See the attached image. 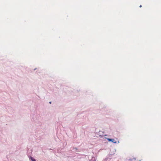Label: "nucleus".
Here are the masks:
<instances>
[{"instance_id":"1","label":"nucleus","mask_w":161,"mask_h":161,"mask_svg":"<svg viewBox=\"0 0 161 161\" xmlns=\"http://www.w3.org/2000/svg\"><path fill=\"white\" fill-rule=\"evenodd\" d=\"M28 151H30L29 149H28ZM30 151H31L30 153H27V155L29 158L30 161H36V159L31 156V154H32V149H30Z\"/></svg>"},{"instance_id":"2","label":"nucleus","mask_w":161,"mask_h":161,"mask_svg":"<svg viewBox=\"0 0 161 161\" xmlns=\"http://www.w3.org/2000/svg\"><path fill=\"white\" fill-rule=\"evenodd\" d=\"M105 138L107 139L108 142H112V143H117V141L115 140L114 138H109L107 137H105Z\"/></svg>"},{"instance_id":"3","label":"nucleus","mask_w":161,"mask_h":161,"mask_svg":"<svg viewBox=\"0 0 161 161\" xmlns=\"http://www.w3.org/2000/svg\"><path fill=\"white\" fill-rule=\"evenodd\" d=\"M104 132L101 131H99L97 135L99 136L102 138L103 136Z\"/></svg>"},{"instance_id":"4","label":"nucleus","mask_w":161,"mask_h":161,"mask_svg":"<svg viewBox=\"0 0 161 161\" xmlns=\"http://www.w3.org/2000/svg\"><path fill=\"white\" fill-rule=\"evenodd\" d=\"M114 153H113V154L111 153L110 154H109L107 156V158H108V159H110L111 158V156L113 155H114Z\"/></svg>"},{"instance_id":"5","label":"nucleus","mask_w":161,"mask_h":161,"mask_svg":"<svg viewBox=\"0 0 161 161\" xmlns=\"http://www.w3.org/2000/svg\"><path fill=\"white\" fill-rule=\"evenodd\" d=\"M96 158L95 157H92L90 161H96Z\"/></svg>"},{"instance_id":"6","label":"nucleus","mask_w":161,"mask_h":161,"mask_svg":"<svg viewBox=\"0 0 161 161\" xmlns=\"http://www.w3.org/2000/svg\"><path fill=\"white\" fill-rule=\"evenodd\" d=\"M108 158H107V157L105 158V159H104V161H107V160H108Z\"/></svg>"},{"instance_id":"7","label":"nucleus","mask_w":161,"mask_h":161,"mask_svg":"<svg viewBox=\"0 0 161 161\" xmlns=\"http://www.w3.org/2000/svg\"><path fill=\"white\" fill-rule=\"evenodd\" d=\"M128 160H129V161H132L133 159H132V158H130Z\"/></svg>"},{"instance_id":"8","label":"nucleus","mask_w":161,"mask_h":161,"mask_svg":"<svg viewBox=\"0 0 161 161\" xmlns=\"http://www.w3.org/2000/svg\"><path fill=\"white\" fill-rule=\"evenodd\" d=\"M107 136V135L105 134L104 135H103V136Z\"/></svg>"},{"instance_id":"9","label":"nucleus","mask_w":161,"mask_h":161,"mask_svg":"<svg viewBox=\"0 0 161 161\" xmlns=\"http://www.w3.org/2000/svg\"><path fill=\"white\" fill-rule=\"evenodd\" d=\"M132 159H133H133H134V160H136V158H132Z\"/></svg>"},{"instance_id":"10","label":"nucleus","mask_w":161,"mask_h":161,"mask_svg":"<svg viewBox=\"0 0 161 161\" xmlns=\"http://www.w3.org/2000/svg\"><path fill=\"white\" fill-rule=\"evenodd\" d=\"M74 149H76V150H77V148H76V147H75V148H74Z\"/></svg>"},{"instance_id":"11","label":"nucleus","mask_w":161,"mask_h":161,"mask_svg":"<svg viewBox=\"0 0 161 161\" xmlns=\"http://www.w3.org/2000/svg\"><path fill=\"white\" fill-rule=\"evenodd\" d=\"M49 103L50 104H51L52 103V102L50 101V102H49Z\"/></svg>"},{"instance_id":"12","label":"nucleus","mask_w":161,"mask_h":161,"mask_svg":"<svg viewBox=\"0 0 161 161\" xmlns=\"http://www.w3.org/2000/svg\"><path fill=\"white\" fill-rule=\"evenodd\" d=\"M139 7H140V8H141V7H142V6L141 5H140V6H139Z\"/></svg>"},{"instance_id":"13","label":"nucleus","mask_w":161,"mask_h":161,"mask_svg":"<svg viewBox=\"0 0 161 161\" xmlns=\"http://www.w3.org/2000/svg\"><path fill=\"white\" fill-rule=\"evenodd\" d=\"M36 69V68H35L34 69V70H35Z\"/></svg>"},{"instance_id":"14","label":"nucleus","mask_w":161,"mask_h":161,"mask_svg":"<svg viewBox=\"0 0 161 161\" xmlns=\"http://www.w3.org/2000/svg\"><path fill=\"white\" fill-rule=\"evenodd\" d=\"M50 150H53V149H52V148H51V149H50Z\"/></svg>"},{"instance_id":"15","label":"nucleus","mask_w":161,"mask_h":161,"mask_svg":"<svg viewBox=\"0 0 161 161\" xmlns=\"http://www.w3.org/2000/svg\"><path fill=\"white\" fill-rule=\"evenodd\" d=\"M118 143H119V141H118Z\"/></svg>"}]
</instances>
